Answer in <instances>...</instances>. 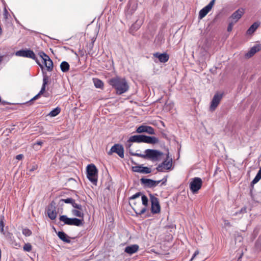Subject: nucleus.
<instances>
[{"label": "nucleus", "instance_id": "f257e3e1", "mask_svg": "<svg viewBox=\"0 0 261 261\" xmlns=\"http://www.w3.org/2000/svg\"><path fill=\"white\" fill-rule=\"evenodd\" d=\"M129 204L137 216L145 213L148 205L147 196L139 192L129 197Z\"/></svg>", "mask_w": 261, "mask_h": 261}, {"label": "nucleus", "instance_id": "f03ea898", "mask_svg": "<svg viewBox=\"0 0 261 261\" xmlns=\"http://www.w3.org/2000/svg\"><path fill=\"white\" fill-rule=\"evenodd\" d=\"M108 83L115 89L117 95H121L126 92L129 89V86L126 80L119 76L110 79L108 81Z\"/></svg>", "mask_w": 261, "mask_h": 261}, {"label": "nucleus", "instance_id": "7ed1b4c3", "mask_svg": "<svg viewBox=\"0 0 261 261\" xmlns=\"http://www.w3.org/2000/svg\"><path fill=\"white\" fill-rule=\"evenodd\" d=\"M250 186L252 199L256 202L261 203V180H252Z\"/></svg>", "mask_w": 261, "mask_h": 261}, {"label": "nucleus", "instance_id": "20e7f679", "mask_svg": "<svg viewBox=\"0 0 261 261\" xmlns=\"http://www.w3.org/2000/svg\"><path fill=\"white\" fill-rule=\"evenodd\" d=\"M146 159L153 162H159L162 160L163 153L158 150L147 149L145 150Z\"/></svg>", "mask_w": 261, "mask_h": 261}, {"label": "nucleus", "instance_id": "39448f33", "mask_svg": "<svg viewBox=\"0 0 261 261\" xmlns=\"http://www.w3.org/2000/svg\"><path fill=\"white\" fill-rule=\"evenodd\" d=\"M59 220L60 221L64 222V224L69 225L81 226L84 224L83 219H79L76 218H70L66 215L60 216Z\"/></svg>", "mask_w": 261, "mask_h": 261}, {"label": "nucleus", "instance_id": "423d86ee", "mask_svg": "<svg viewBox=\"0 0 261 261\" xmlns=\"http://www.w3.org/2000/svg\"><path fill=\"white\" fill-rule=\"evenodd\" d=\"M15 54L17 56L29 58L33 60H35L37 64L40 66V67L42 69V72L43 71V66L40 63L38 60L36 58V55L35 53L33 52V51L30 49L20 50L16 51Z\"/></svg>", "mask_w": 261, "mask_h": 261}, {"label": "nucleus", "instance_id": "0eeeda50", "mask_svg": "<svg viewBox=\"0 0 261 261\" xmlns=\"http://www.w3.org/2000/svg\"><path fill=\"white\" fill-rule=\"evenodd\" d=\"M38 55L46 67L47 70L49 72L51 71L53 69V62L49 56L43 51L39 52Z\"/></svg>", "mask_w": 261, "mask_h": 261}, {"label": "nucleus", "instance_id": "6e6552de", "mask_svg": "<svg viewBox=\"0 0 261 261\" xmlns=\"http://www.w3.org/2000/svg\"><path fill=\"white\" fill-rule=\"evenodd\" d=\"M150 199L151 203V212L152 214H159L161 211V206L158 198L150 194Z\"/></svg>", "mask_w": 261, "mask_h": 261}, {"label": "nucleus", "instance_id": "1a4fd4ad", "mask_svg": "<svg viewBox=\"0 0 261 261\" xmlns=\"http://www.w3.org/2000/svg\"><path fill=\"white\" fill-rule=\"evenodd\" d=\"M223 96V94L222 93L219 92L216 93L214 95L210 107V109L211 111H214L216 110L222 99Z\"/></svg>", "mask_w": 261, "mask_h": 261}, {"label": "nucleus", "instance_id": "9d476101", "mask_svg": "<svg viewBox=\"0 0 261 261\" xmlns=\"http://www.w3.org/2000/svg\"><path fill=\"white\" fill-rule=\"evenodd\" d=\"M97 169L94 164H90L87 167V176L88 179H97Z\"/></svg>", "mask_w": 261, "mask_h": 261}, {"label": "nucleus", "instance_id": "9b49d317", "mask_svg": "<svg viewBox=\"0 0 261 261\" xmlns=\"http://www.w3.org/2000/svg\"><path fill=\"white\" fill-rule=\"evenodd\" d=\"M49 80V77L47 75L46 73L43 71V84L41 90L38 94H37L36 96H35L31 99L30 101L36 100L38 98L40 95L43 94L44 93L46 86L48 84Z\"/></svg>", "mask_w": 261, "mask_h": 261}, {"label": "nucleus", "instance_id": "f8f14e48", "mask_svg": "<svg viewBox=\"0 0 261 261\" xmlns=\"http://www.w3.org/2000/svg\"><path fill=\"white\" fill-rule=\"evenodd\" d=\"M113 152L116 153L121 158H124V148L120 144H116L113 145L108 152V154L111 155Z\"/></svg>", "mask_w": 261, "mask_h": 261}, {"label": "nucleus", "instance_id": "ddd939ff", "mask_svg": "<svg viewBox=\"0 0 261 261\" xmlns=\"http://www.w3.org/2000/svg\"><path fill=\"white\" fill-rule=\"evenodd\" d=\"M47 213L51 220H55L56 218L57 213L56 210V203L54 201H52L48 206Z\"/></svg>", "mask_w": 261, "mask_h": 261}, {"label": "nucleus", "instance_id": "4468645a", "mask_svg": "<svg viewBox=\"0 0 261 261\" xmlns=\"http://www.w3.org/2000/svg\"><path fill=\"white\" fill-rule=\"evenodd\" d=\"M216 0H212L210 3L202 8L199 13V18L202 19L210 11L215 4Z\"/></svg>", "mask_w": 261, "mask_h": 261}, {"label": "nucleus", "instance_id": "2eb2a0df", "mask_svg": "<svg viewBox=\"0 0 261 261\" xmlns=\"http://www.w3.org/2000/svg\"><path fill=\"white\" fill-rule=\"evenodd\" d=\"M137 133H146L149 135H153L155 134L154 129L153 127L148 125H142L139 126L137 129Z\"/></svg>", "mask_w": 261, "mask_h": 261}, {"label": "nucleus", "instance_id": "dca6fc26", "mask_svg": "<svg viewBox=\"0 0 261 261\" xmlns=\"http://www.w3.org/2000/svg\"><path fill=\"white\" fill-rule=\"evenodd\" d=\"M202 180H192L190 183V189L194 194L196 193L201 188Z\"/></svg>", "mask_w": 261, "mask_h": 261}, {"label": "nucleus", "instance_id": "f3484780", "mask_svg": "<svg viewBox=\"0 0 261 261\" xmlns=\"http://www.w3.org/2000/svg\"><path fill=\"white\" fill-rule=\"evenodd\" d=\"M244 13V10L243 9H239L229 18L228 21L236 23L241 18Z\"/></svg>", "mask_w": 261, "mask_h": 261}, {"label": "nucleus", "instance_id": "a211bd4d", "mask_svg": "<svg viewBox=\"0 0 261 261\" xmlns=\"http://www.w3.org/2000/svg\"><path fill=\"white\" fill-rule=\"evenodd\" d=\"M172 166V160H165L162 164H160L158 167L157 170L159 171H165L169 170Z\"/></svg>", "mask_w": 261, "mask_h": 261}, {"label": "nucleus", "instance_id": "6ab92c4d", "mask_svg": "<svg viewBox=\"0 0 261 261\" xmlns=\"http://www.w3.org/2000/svg\"><path fill=\"white\" fill-rule=\"evenodd\" d=\"M141 185L145 188H153L162 180H141Z\"/></svg>", "mask_w": 261, "mask_h": 261}, {"label": "nucleus", "instance_id": "aec40b11", "mask_svg": "<svg viewBox=\"0 0 261 261\" xmlns=\"http://www.w3.org/2000/svg\"><path fill=\"white\" fill-rule=\"evenodd\" d=\"M261 50V45L256 44L252 47L245 54V57L246 58H250L252 57L256 53Z\"/></svg>", "mask_w": 261, "mask_h": 261}, {"label": "nucleus", "instance_id": "412c9836", "mask_svg": "<svg viewBox=\"0 0 261 261\" xmlns=\"http://www.w3.org/2000/svg\"><path fill=\"white\" fill-rule=\"evenodd\" d=\"M145 135H137L132 136L129 137L128 142H137V143H141L145 142Z\"/></svg>", "mask_w": 261, "mask_h": 261}, {"label": "nucleus", "instance_id": "4be33fe9", "mask_svg": "<svg viewBox=\"0 0 261 261\" xmlns=\"http://www.w3.org/2000/svg\"><path fill=\"white\" fill-rule=\"evenodd\" d=\"M133 171L141 173H149L151 172V169L147 167L140 165L133 167Z\"/></svg>", "mask_w": 261, "mask_h": 261}, {"label": "nucleus", "instance_id": "5701e85b", "mask_svg": "<svg viewBox=\"0 0 261 261\" xmlns=\"http://www.w3.org/2000/svg\"><path fill=\"white\" fill-rule=\"evenodd\" d=\"M153 56L158 58L162 63H166L169 59V56L167 53H155L153 54Z\"/></svg>", "mask_w": 261, "mask_h": 261}, {"label": "nucleus", "instance_id": "b1692460", "mask_svg": "<svg viewBox=\"0 0 261 261\" xmlns=\"http://www.w3.org/2000/svg\"><path fill=\"white\" fill-rule=\"evenodd\" d=\"M139 247L137 244L132 245L125 247V252L131 255L137 252L139 250Z\"/></svg>", "mask_w": 261, "mask_h": 261}, {"label": "nucleus", "instance_id": "393cba45", "mask_svg": "<svg viewBox=\"0 0 261 261\" xmlns=\"http://www.w3.org/2000/svg\"><path fill=\"white\" fill-rule=\"evenodd\" d=\"M142 24L141 21L137 20L134 24L132 25L129 29V33L134 35V33L138 30Z\"/></svg>", "mask_w": 261, "mask_h": 261}, {"label": "nucleus", "instance_id": "a878e982", "mask_svg": "<svg viewBox=\"0 0 261 261\" xmlns=\"http://www.w3.org/2000/svg\"><path fill=\"white\" fill-rule=\"evenodd\" d=\"M159 142L158 138L153 136H146L145 143L151 144H155Z\"/></svg>", "mask_w": 261, "mask_h": 261}, {"label": "nucleus", "instance_id": "bb28decb", "mask_svg": "<svg viewBox=\"0 0 261 261\" xmlns=\"http://www.w3.org/2000/svg\"><path fill=\"white\" fill-rule=\"evenodd\" d=\"M58 236L64 242L68 243L70 242V238L63 231H59L58 233Z\"/></svg>", "mask_w": 261, "mask_h": 261}, {"label": "nucleus", "instance_id": "cd10ccee", "mask_svg": "<svg viewBox=\"0 0 261 261\" xmlns=\"http://www.w3.org/2000/svg\"><path fill=\"white\" fill-rule=\"evenodd\" d=\"M259 25V23L257 22H255L253 23L247 30V33L248 34H253L255 30L258 28Z\"/></svg>", "mask_w": 261, "mask_h": 261}, {"label": "nucleus", "instance_id": "c85d7f7f", "mask_svg": "<svg viewBox=\"0 0 261 261\" xmlns=\"http://www.w3.org/2000/svg\"><path fill=\"white\" fill-rule=\"evenodd\" d=\"M93 81L94 86L96 88H99V89L103 88L104 84H103V82L101 80H100L98 79H97V78H95V79H93Z\"/></svg>", "mask_w": 261, "mask_h": 261}, {"label": "nucleus", "instance_id": "c756f323", "mask_svg": "<svg viewBox=\"0 0 261 261\" xmlns=\"http://www.w3.org/2000/svg\"><path fill=\"white\" fill-rule=\"evenodd\" d=\"M71 213L73 216L78 217L79 218H81L82 219H83L84 214L82 210H79L78 209H73L71 211Z\"/></svg>", "mask_w": 261, "mask_h": 261}, {"label": "nucleus", "instance_id": "7c9ffc66", "mask_svg": "<svg viewBox=\"0 0 261 261\" xmlns=\"http://www.w3.org/2000/svg\"><path fill=\"white\" fill-rule=\"evenodd\" d=\"M61 70L63 72H66L69 70V64L66 61H63L60 65Z\"/></svg>", "mask_w": 261, "mask_h": 261}, {"label": "nucleus", "instance_id": "2f4dec72", "mask_svg": "<svg viewBox=\"0 0 261 261\" xmlns=\"http://www.w3.org/2000/svg\"><path fill=\"white\" fill-rule=\"evenodd\" d=\"M61 111V109L59 107H57L50 112L48 115L51 117H55L58 115Z\"/></svg>", "mask_w": 261, "mask_h": 261}, {"label": "nucleus", "instance_id": "473e14b6", "mask_svg": "<svg viewBox=\"0 0 261 261\" xmlns=\"http://www.w3.org/2000/svg\"><path fill=\"white\" fill-rule=\"evenodd\" d=\"M23 250L27 252H30L32 250V246L30 243H25L23 247Z\"/></svg>", "mask_w": 261, "mask_h": 261}, {"label": "nucleus", "instance_id": "72a5a7b5", "mask_svg": "<svg viewBox=\"0 0 261 261\" xmlns=\"http://www.w3.org/2000/svg\"><path fill=\"white\" fill-rule=\"evenodd\" d=\"M246 213H247V207L246 206H244L239 211L236 212L233 215L237 216L240 214H244Z\"/></svg>", "mask_w": 261, "mask_h": 261}, {"label": "nucleus", "instance_id": "f704fd0d", "mask_svg": "<svg viewBox=\"0 0 261 261\" xmlns=\"http://www.w3.org/2000/svg\"><path fill=\"white\" fill-rule=\"evenodd\" d=\"M22 233L25 236L29 237L32 234V231L28 228H24L22 229Z\"/></svg>", "mask_w": 261, "mask_h": 261}, {"label": "nucleus", "instance_id": "c9c22d12", "mask_svg": "<svg viewBox=\"0 0 261 261\" xmlns=\"http://www.w3.org/2000/svg\"><path fill=\"white\" fill-rule=\"evenodd\" d=\"M72 206L76 209H78L79 210H82L83 207L81 204H78L75 202V200H73L72 204Z\"/></svg>", "mask_w": 261, "mask_h": 261}, {"label": "nucleus", "instance_id": "e433bc0d", "mask_svg": "<svg viewBox=\"0 0 261 261\" xmlns=\"http://www.w3.org/2000/svg\"><path fill=\"white\" fill-rule=\"evenodd\" d=\"M74 199L71 198H68L67 199H62L60 200L61 201H63L66 203L71 204L73 202Z\"/></svg>", "mask_w": 261, "mask_h": 261}, {"label": "nucleus", "instance_id": "4c0bfd02", "mask_svg": "<svg viewBox=\"0 0 261 261\" xmlns=\"http://www.w3.org/2000/svg\"><path fill=\"white\" fill-rule=\"evenodd\" d=\"M236 23L229 21V24L227 27V31L231 32L232 30L233 27Z\"/></svg>", "mask_w": 261, "mask_h": 261}, {"label": "nucleus", "instance_id": "58836bf2", "mask_svg": "<svg viewBox=\"0 0 261 261\" xmlns=\"http://www.w3.org/2000/svg\"><path fill=\"white\" fill-rule=\"evenodd\" d=\"M131 154L132 155L141 157L142 158L146 159L145 153L144 154H141V153H131Z\"/></svg>", "mask_w": 261, "mask_h": 261}, {"label": "nucleus", "instance_id": "ea45409f", "mask_svg": "<svg viewBox=\"0 0 261 261\" xmlns=\"http://www.w3.org/2000/svg\"><path fill=\"white\" fill-rule=\"evenodd\" d=\"M102 175L103 178H105L106 179H109V178H110L109 174L107 170L103 171Z\"/></svg>", "mask_w": 261, "mask_h": 261}, {"label": "nucleus", "instance_id": "a19ab883", "mask_svg": "<svg viewBox=\"0 0 261 261\" xmlns=\"http://www.w3.org/2000/svg\"><path fill=\"white\" fill-rule=\"evenodd\" d=\"M37 168H38V165L34 163L33 165H32V166L30 167L29 171H30V172L34 171L37 170Z\"/></svg>", "mask_w": 261, "mask_h": 261}, {"label": "nucleus", "instance_id": "79ce46f5", "mask_svg": "<svg viewBox=\"0 0 261 261\" xmlns=\"http://www.w3.org/2000/svg\"><path fill=\"white\" fill-rule=\"evenodd\" d=\"M4 223L3 220L2 219L0 221V232L2 233L4 232Z\"/></svg>", "mask_w": 261, "mask_h": 261}, {"label": "nucleus", "instance_id": "37998d69", "mask_svg": "<svg viewBox=\"0 0 261 261\" xmlns=\"http://www.w3.org/2000/svg\"><path fill=\"white\" fill-rule=\"evenodd\" d=\"M261 179V167L259 168L258 173H257L256 176L254 177L253 179Z\"/></svg>", "mask_w": 261, "mask_h": 261}, {"label": "nucleus", "instance_id": "c03bdc74", "mask_svg": "<svg viewBox=\"0 0 261 261\" xmlns=\"http://www.w3.org/2000/svg\"><path fill=\"white\" fill-rule=\"evenodd\" d=\"M256 247L261 246V237H259L256 243Z\"/></svg>", "mask_w": 261, "mask_h": 261}, {"label": "nucleus", "instance_id": "a18cd8bd", "mask_svg": "<svg viewBox=\"0 0 261 261\" xmlns=\"http://www.w3.org/2000/svg\"><path fill=\"white\" fill-rule=\"evenodd\" d=\"M224 225L226 226H231L230 222L228 220H224Z\"/></svg>", "mask_w": 261, "mask_h": 261}, {"label": "nucleus", "instance_id": "49530a36", "mask_svg": "<svg viewBox=\"0 0 261 261\" xmlns=\"http://www.w3.org/2000/svg\"><path fill=\"white\" fill-rule=\"evenodd\" d=\"M23 155L21 154H18V155H17L16 156V159L18 160H21L23 158Z\"/></svg>", "mask_w": 261, "mask_h": 261}, {"label": "nucleus", "instance_id": "de8ad7c7", "mask_svg": "<svg viewBox=\"0 0 261 261\" xmlns=\"http://www.w3.org/2000/svg\"><path fill=\"white\" fill-rule=\"evenodd\" d=\"M198 253H199V251H196L195 252V253H194V254H193V256H192V258H191V260H192V259H193V258H194V257H195L197 254H198Z\"/></svg>", "mask_w": 261, "mask_h": 261}, {"label": "nucleus", "instance_id": "09e8293b", "mask_svg": "<svg viewBox=\"0 0 261 261\" xmlns=\"http://www.w3.org/2000/svg\"><path fill=\"white\" fill-rule=\"evenodd\" d=\"M43 144V142L42 141H37L36 143L34 144L35 145H42Z\"/></svg>", "mask_w": 261, "mask_h": 261}, {"label": "nucleus", "instance_id": "8fccbe9b", "mask_svg": "<svg viewBox=\"0 0 261 261\" xmlns=\"http://www.w3.org/2000/svg\"><path fill=\"white\" fill-rule=\"evenodd\" d=\"M7 14H8V12H7V10L5 9V13H4V15H5V18H7Z\"/></svg>", "mask_w": 261, "mask_h": 261}, {"label": "nucleus", "instance_id": "3c124183", "mask_svg": "<svg viewBox=\"0 0 261 261\" xmlns=\"http://www.w3.org/2000/svg\"><path fill=\"white\" fill-rule=\"evenodd\" d=\"M93 185L96 186L97 185V180H90Z\"/></svg>", "mask_w": 261, "mask_h": 261}, {"label": "nucleus", "instance_id": "603ef678", "mask_svg": "<svg viewBox=\"0 0 261 261\" xmlns=\"http://www.w3.org/2000/svg\"><path fill=\"white\" fill-rule=\"evenodd\" d=\"M191 179L197 180V179H201L200 178H199V177H194V178H192Z\"/></svg>", "mask_w": 261, "mask_h": 261}, {"label": "nucleus", "instance_id": "864d4df0", "mask_svg": "<svg viewBox=\"0 0 261 261\" xmlns=\"http://www.w3.org/2000/svg\"><path fill=\"white\" fill-rule=\"evenodd\" d=\"M258 189H259V190H258V192H259V191L261 189V186H258Z\"/></svg>", "mask_w": 261, "mask_h": 261}, {"label": "nucleus", "instance_id": "5fc2aeb1", "mask_svg": "<svg viewBox=\"0 0 261 261\" xmlns=\"http://www.w3.org/2000/svg\"><path fill=\"white\" fill-rule=\"evenodd\" d=\"M167 180H165L164 181H163L162 183V185H166V182Z\"/></svg>", "mask_w": 261, "mask_h": 261}, {"label": "nucleus", "instance_id": "6e6d98bb", "mask_svg": "<svg viewBox=\"0 0 261 261\" xmlns=\"http://www.w3.org/2000/svg\"><path fill=\"white\" fill-rule=\"evenodd\" d=\"M3 60V57L2 56H0V63L2 62Z\"/></svg>", "mask_w": 261, "mask_h": 261}, {"label": "nucleus", "instance_id": "4d7b16f0", "mask_svg": "<svg viewBox=\"0 0 261 261\" xmlns=\"http://www.w3.org/2000/svg\"><path fill=\"white\" fill-rule=\"evenodd\" d=\"M131 145H131V144H129L127 145V146H128L127 147H128V148H130V146H131Z\"/></svg>", "mask_w": 261, "mask_h": 261}, {"label": "nucleus", "instance_id": "13d9d810", "mask_svg": "<svg viewBox=\"0 0 261 261\" xmlns=\"http://www.w3.org/2000/svg\"><path fill=\"white\" fill-rule=\"evenodd\" d=\"M140 179L144 180V179H147V178H145L142 177Z\"/></svg>", "mask_w": 261, "mask_h": 261}, {"label": "nucleus", "instance_id": "bf43d9fd", "mask_svg": "<svg viewBox=\"0 0 261 261\" xmlns=\"http://www.w3.org/2000/svg\"><path fill=\"white\" fill-rule=\"evenodd\" d=\"M68 179L71 180V179H74L73 178H69Z\"/></svg>", "mask_w": 261, "mask_h": 261}, {"label": "nucleus", "instance_id": "052dcab7", "mask_svg": "<svg viewBox=\"0 0 261 261\" xmlns=\"http://www.w3.org/2000/svg\"><path fill=\"white\" fill-rule=\"evenodd\" d=\"M129 153L131 154V153H133V152L132 151H130V150H129Z\"/></svg>", "mask_w": 261, "mask_h": 261}, {"label": "nucleus", "instance_id": "680f3d73", "mask_svg": "<svg viewBox=\"0 0 261 261\" xmlns=\"http://www.w3.org/2000/svg\"><path fill=\"white\" fill-rule=\"evenodd\" d=\"M162 179H163V180H164V179H166V178L165 177H164V178H163Z\"/></svg>", "mask_w": 261, "mask_h": 261}, {"label": "nucleus", "instance_id": "e2e57ef3", "mask_svg": "<svg viewBox=\"0 0 261 261\" xmlns=\"http://www.w3.org/2000/svg\"><path fill=\"white\" fill-rule=\"evenodd\" d=\"M123 0H119L120 2H122Z\"/></svg>", "mask_w": 261, "mask_h": 261}]
</instances>
